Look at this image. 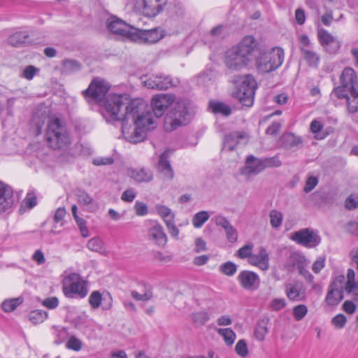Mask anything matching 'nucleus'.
Wrapping results in <instances>:
<instances>
[{
    "mask_svg": "<svg viewBox=\"0 0 358 358\" xmlns=\"http://www.w3.org/2000/svg\"><path fill=\"white\" fill-rule=\"evenodd\" d=\"M102 295L99 291H93L89 297V303L94 309H97L101 304Z\"/></svg>",
    "mask_w": 358,
    "mask_h": 358,
    "instance_id": "nucleus-44",
    "label": "nucleus"
},
{
    "mask_svg": "<svg viewBox=\"0 0 358 358\" xmlns=\"http://www.w3.org/2000/svg\"><path fill=\"white\" fill-rule=\"evenodd\" d=\"M345 206L348 210H352L358 206V196L351 195L347 198Z\"/></svg>",
    "mask_w": 358,
    "mask_h": 358,
    "instance_id": "nucleus-61",
    "label": "nucleus"
},
{
    "mask_svg": "<svg viewBox=\"0 0 358 358\" xmlns=\"http://www.w3.org/2000/svg\"><path fill=\"white\" fill-rule=\"evenodd\" d=\"M158 214L162 217L165 224L167 221H172L174 220V214L171 210L166 206L158 204L155 206Z\"/></svg>",
    "mask_w": 358,
    "mask_h": 358,
    "instance_id": "nucleus-36",
    "label": "nucleus"
},
{
    "mask_svg": "<svg viewBox=\"0 0 358 358\" xmlns=\"http://www.w3.org/2000/svg\"><path fill=\"white\" fill-rule=\"evenodd\" d=\"M172 154L169 150H166L159 158L157 169L164 180H171L174 178V171L171 165L169 157Z\"/></svg>",
    "mask_w": 358,
    "mask_h": 358,
    "instance_id": "nucleus-19",
    "label": "nucleus"
},
{
    "mask_svg": "<svg viewBox=\"0 0 358 358\" xmlns=\"http://www.w3.org/2000/svg\"><path fill=\"white\" fill-rule=\"evenodd\" d=\"M268 333V329L265 325L259 324L255 331V338L260 341L264 340Z\"/></svg>",
    "mask_w": 358,
    "mask_h": 358,
    "instance_id": "nucleus-59",
    "label": "nucleus"
},
{
    "mask_svg": "<svg viewBox=\"0 0 358 358\" xmlns=\"http://www.w3.org/2000/svg\"><path fill=\"white\" fill-rule=\"evenodd\" d=\"M209 215L207 211H201L194 215L192 224L194 227L200 228L208 220Z\"/></svg>",
    "mask_w": 358,
    "mask_h": 358,
    "instance_id": "nucleus-38",
    "label": "nucleus"
},
{
    "mask_svg": "<svg viewBox=\"0 0 358 358\" xmlns=\"http://www.w3.org/2000/svg\"><path fill=\"white\" fill-rule=\"evenodd\" d=\"M258 45L256 38L248 35L225 52L224 63L231 70H240L248 65L254 59Z\"/></svg>",
    "mask_w": 358,
    "mask_h": 358,
    "instance_id": "nucleus-2",
    "label": "nucleus"
},
{
    "mask_svg": "<svg viewBox=\"0 0 358 358\" xmlns=\"http://www.w3.org/2000/svg\"><path fill=\"white\" fill-rule=\"evenodd\" d=\"M76 196L77 202L85 207L87 211L94 213L99 209V203L85 190H76Z\"/></svg>",
    "mask_w": 358,
    "mask_h": 358,
    "instance_id": "nucleus-22",
    "label": "nucleus"
},
{
    "mask_svg": "<svg viewBox=\"0 0 358 358\" xmlns=\"http://www.w3.org/2000/svg\"><path fill=\"white\" fill-rule=\"evenodd\" d=\"M80 69V64L76 60L66 59L63 62V71L66 73H73Z\"/></svg>",
    "mask_w": 358,
    "mask_h": 358,
    "instance_id": "nucleus-40",
    "label": "nucleus"
},
{
    "mask_svg": "<svg viewBox=\"0 0 358 358\" xmlns=\"http://www.w3.org/2000/svg\"><path fill=\"white\" fill-rule=\"evenodd\" d=\"M235 89L232 96L243 106L250 107L254 102V96L257 84L251 75L238 76L233 80Z\"/></svg>",
    "mask_w": 358,
    "mask_h": 358,
    "instance_id": "nucleus-4",
    "label": "nucleus"
},
{
    "mask_svg": "<svg viewBox=\"0 0 358 358\" xmlns=\"http://www.w3.org/2000/svg\"><path fill=\"white\" fill-rule=\"evenodd\" d=\"M286 305L287 303L284 299L276 298L271 301L269 307L271 310L278 311L285 308Z\"/></svg>",
    "mask_w": 358,
    "mask_h": 358,
    "instance_id": "nucleus-52",
    "label": "nucleus"
},
{
    "mask_svg": "<svg viewBox=\"0 0 358 358\" xmlns=\"http://www.w3.org/2000/svg\"><path fill=\"white\" fill-rule=\"evenodd\" d=\"M48 317V313L41 310L31 311L29 314V320L34 324L44 322Z\"/></svg>",
    "mask_w": 358,
    "mask_h": 358,
    "instance_id": "nucleus-37",
    "label": "nucleus"
},
{
    "mask_svg": "<svg viewBox=\"0 0 358 358\" xmlns=\"http://www.w3.org/2000/svg\"><path fill=\"white\" fill-rule=\"evenodd\" d=\"M235 351L239 356L242 357H245L248 355V345L245 340L241 339L238 341L235 347Z\"/></svg>",
    "mask_w": 358,
    "mask_h": 358,
    "instance_id": "nucleus-48",
    "label": "nucleus"
},
{
    "mask_svg": "<svg viewBox=\"0 0 358 358\" xmlns=\"http://www.w3.org/2000/svg\"><path fill=\"white\" fill-rule=\"evenodd\" d=\"M38 71V69L34 67V66L29 65L24 69L22 76L27 80H30L33 79L36 73Z\"/></svg>",
    "mask_w": 358,
    "mask_h": 358,
    "instance_id": "nucleus-55",
    "label": "nucleus"
},
{
    "mask_svg": "<svg viewBox=\"0 0 358 358\" xmlns=\"http://www.w3.org/2000/svg\"><path fill=\"white\" fill-rule=\"evenodd\" d=\"M270 224L274 229H278L282 224V213L275 209H273L269 212Z\"/></svg>",
    "mask_w": 358,
    "mask_h": 358,
    "instance_id": "nucleus-34",
    "label": "nucleus"
},
{
    "mask_svg": "<svg viewBox=\"0 0 358 358\" xmlns=\"http://www.w3.org/2000/svg\"><path fill=\"white\" fill-rule=\"evenodd\" d=\"M227 239L231 243H235L238 238V234L236 229L231 225L227 229H224Z\"/></svg>",
    "mask_w": 358,
    "mask_h": 358,
    "instance_id": "nucleus-60",
    "label": "nucleus"
},
{
    "mask_svg": "<svg viewBox=\"0 0 358 358\" xmlns=\"http://www.w3.org/2000/svg\"><path fill=\"white\" fill-rule=\"evenodd\" d=\"M318 179L315 176H310L306 182L303 191L306 193L311 192L317 185Z\"/></svg>",
    "mask_w": 358,
    "mask_h": 358,
    "instance_id": "nucleus-57",
    "label": "nucleus"
},
{
    "mask_svg": "<svg viewBox=\"0 0 358 358\" xmlns=\"http://www.w3.org/2000/svg\"><path fill=\"white\" fill-rule=\"evenodd\" d=\"M148 239L159 247L166 246L168 238L163 227L157 221H150L148 229Z\"/></svg>",
    "mask_w": 358,
    "mask_h": 358,
    "instance_id": "nucleus-13",
    "label": "nucleus"
},
{
    "mask_svg": "<svg viewBox=\"0 0 358 358\" xmlns=\"http://www.w3.org/2000/svg\"><path fill=\"white\" fill-rule=\"evenodd\" d=\"M145 108L142 99L130 100L127 94H109L106 101V115L110 120L122 122V134L133 143L143 141L155 127L152 113Z\"/></svg>",
    "mask_w": 358,
    "mask_h": 358,
    "instance_id": "nucleus-1",
    "label": "nucleus"
},
{
    "mask_svg": "<svg viewBox=\"0 0 358 358\" xmlns=\"http://www.w3.org/2000/svg\"><path fill=\"white\" fill-rule=\"evenodd\" d=\"M135 213L138 216H144L148 213V206L141 201H136L134 205Z\"/></svg>",
    "mask_w": 358,
    "mask_h": 358,
    "instance_id": "nucleus-54",
    "label": "nucleus"
},
{
    "mask_svg": "<svg viewBox=\"0 0 358 358\" xmlns=\"http://www.w3.org/2000/svg\"><path fill=\"white\" fill-rule=\"evenodd\" d=\"M345 278L343 275H339L335 278L333 282L329 285L330 287L336 288L338 290L343 291L344 290V283H345Z\"/></svg>",
    "mask_w": 358,
    "mask_h": 358,
    "instance_id": "nucleus-56",
    "label": "nucleus"
},
{
    "mask_svg": "<svg viewBox=\"0 0 358 358\" xmlns=\"http://www.w3.org/2000/svg\"><path fill=\"white\" fill-rule=\"evenodd\" d=\"M45 136L50 147L53 149H64L71 143L66 125L58 118L49 122Z\"/></svg>",
    "mask_w": 358,
    "mask_h": 358,
    "instance_id": "nucleus-5",
    "label": "nucleus"
},
{
    "mask_svg": "<svg viewBox=\"0 0 358 358\" xmlns=\"http://www.w3.org/2000/svg\"><path fill=\"white\" fill-rule=\"evenodd\" d=\"M109 90L108 85L103 80H94L88 88L83 92L86 98L95 101H101Z\"/></svg>",
    "mask_w": 358,
    "mask_h": 358,
    "instance_id": "nucleus-12",
    "label": "nucleus"
},
{
    "mask_svg": "<svg viewBox=\"0 0 358 358\" xmlns=\"http://www.w3.org/2000/svg\"><path fill=\"white\" fill-rule=\"evenodd\" d=\"M308 308L305 305H297L293 308V315L296 321L301 320L307 314Z\"/></svg>",
    "mask_w": 358,
    "mask_h": 358,
    "instance_id": "nucleus-45",
    "label": "nucleus"
},
{
    "mask_svg": "<svg viewBox=\"0 0 358 358\" xmlns=\"http://www.w3.org/2000/svg\"><path fill=\"white\" fill-rule=\"evenodd\" d=\"M264 169L262 159H259L250 155L247 157L245 166L242 169L241 173L250 177L259 173Z\"/></svg>",
    "mask_w": 358,
    "mask_h": 358,
    "instance_id": "nucleus-21",
    "label": "nucleus"
},
{
    "mask_svg": "<svg viewBox=\"0 0 358 358\" xmlns=\"http://www.w3.org/2000/svg\"><path fill=\"white\" fill-rule=\"evenodd\" d=\"M22 300L20 298L5 300L2 303V308L6 312L14 310L20 303Z\"/></svg>",
    "mask_w": 358,
    "mask_h": 358,
    "instance_id": "nucleus-43",
    "label": "nucleus"
},
{
    "mask_svg": "<svg viewBox=\"0 0 358 358\" xmlns=\"http://www.w3.org/2000/svg\"><path fill=\"white\" fill-rule=\"evenodd\" d=\"M194 113L192 103L187 99H179L174 106L166 115L164 128L166 131H171L178 127L185 124Z\"/></svg>",
    "mask_w": 358,
    "mask_h": 358,
    "instance_id": "nucleus-3",
    "label": "nucleus"
},
{
    "mask_svg": "<svg viewBox=\"0 0 358 358\" xmlns=\"http://www.w3.org/2000/svg\"><path fill=\"white\" fill-rule=\"evenodd\" d=\"M192 321L197 325H204L210 319L208 313L206 311L194 313L192 315Z\"/></svg>",
    "mask_w": 358,
    "mask_h": 358,
    "instance_id": "nucleus-39",
    "label": "nucleus"
},
{
    "mask_svg": "<svg viewBox=\"0 0 358 358\" xmlns=\"http://www.w3.org/2000/svg\"><path fill=\"white\" fill-rule=\"evenodd\" d=\"M248 139V135L243 131L231 132L224 137L222 152L232 151L238 145L245 144Z\"/></svg>",
    "mask_w": 358,
    "mask_h": 358,
    "instance_id": "nucleus-18",
    "label": "nucleus"
},
{
    "mask_svg": "<svg viewBox=\"0 0 358 358\" xmlns=\"http://www.w3.org/2000/svg\"><path fill=\"white\" fill-rule=\"evenodd\" d=\"M14 204L11 187L0 181V213L10 210Z\"/></svg>",
    "mask_w": 358,
    "mask_h": 358,
    "instance_id": "nucleus-20",
    "label": "nucleus"
},
{
    "mask_svg": "<svg viewBox=\"0 0 358 358\" xmlns=\"http://www.w3.org/2000/svg\"><path fill=\"white\" fill-rule=\"evenodd\" d=\"M220 271L226 275L232 276L237 271V265L231 262H227L220 266Z\"/></svg>",
    "mask_w": 358,
    "mask_h": 358,
    "instance_id": "nucleus-42",
    "label": "nucleus"
},
{
    "mask_svg": "<svg viewBox=\"0 0 358 358\" xmlns=\"http://www.w3.org/2000/svg\"><path fill=\"white\" fill-rule=\"evenodd\" d=\"M144 85L148 88L159 90H167L175 85L171 77L162 73L152 75L144 81Z\"/></svg>",
    "mask_w": 358,
    "mask_h": 358,
    "instance_id": "nucleus-17",
    "label": "nucleus"
},
{
    "mask_svg": "<svg viewBox=\"0 0 358 358\" xmlns=\"http://www.w3.org/2000/svg\"><path fill=\"white\" fill-rule=\"evenodd\" d=\"M237 280L241 286L248 291L257 290L260 285L259 275L250 271L244 270L239 273Z\"/></svg>",
    "mask_w": 358,
    "mask_h": 358,
    "instance_id": "nucleus-15",
    "label": "nucleus"
},
{
    "mask_svg": "<svg viewBox=\"0 0 358 358\" xmlns=\"http://www.w3.org/2000/svg\"><path fill=\"white\" fill-rule=\"evenodd\" d=\"M131 296L137 301H147L152 298V292L151 290H147L144 294H141L136 291L134 290L131 293Z\"/></svg>",
    "mask_w": 358,
    "mask_h": 358,
    "instance_id": "nucleus-50",
    "label": "nucleus"
},
{
    "mask_svg": "<svg viewBox=\"0 0 358 358\" xmlns=\"http://www.w3.org/2000/svg\"><path fill=\"white\" fill-rule=\"evenodd\" d=\"M284 56L283 50L278 47L268 52H261L256 59L257 68L262 73L275 71L282 65Z\"/></svg>",
    "mask_w": 358,
    "mask_h": 358,
    "instance_id": "nucleus-6",
    "label": "nucleus"
},
{
    "mask_svg": "<svg viewBox=\"0 0 358 358\" xmlns=\"http://www.w3.org/2000/svg\"><path fill=\"white\" fill-rule=\"evenodd\" d=\"M252 249L253 245L252 244H247L241 248L238 251V257L241 259L248 258L250 259V257L252 256Z\"/></svg>",
    "mask_w": 358,
    "mask_h": 358,
    "instance_id": "nucleus-46",
    "label": "nucleus"
},
{
    "mask_svg": "<svg viewBox=\"0 0 358 358\" xmlns=\"http://www.w3.org/2000/svg\"><path fill=\"white\" fill-rule=\"evenodd\" d=\"M317 36L321 45L330 54H336L341 48V42L337 37L331 35L324 29H320Z\"/></svg>",
    "mask_w": 358,
    "mask_h": 358,
    "instance_id": "nucleus-14",
    "label": "nucleus"
},
{
    "mask_svg": "<svg viewBox=\"0 0 358 358\" xmlns=\"http://www.w3.org/2000/svg\"><path fill=\"white\" fill-rule=\"evenodd\" d=\"M87 247L89 250L97 252H103L104 249L103 247V242L99 238H91L87 244Z\"/></svg>",
    "mask_w": 358,
    "mask_h": 358,
    "instance_id": "nucleus-41",
    "label": "nucleus"
},
{
    "mask_svg": "<svg viewBox=\"0 0 358 358\" xmlns=\"http://www.w3.org/2000/svg\"><path fill=\"white\" fill-rule=\"evenodd\" d=\"M341 85L345 87H349L350 90L354 88H358L357 77L355 70L350 67H346L342 71L340 76Z\"/></svg>",
    "mask_w": 358,
    "mask_h": 358,
    "instance_id": "nucleus-25",
    "label": "nucleus"
},
{
    "mask_svg": "<svg viewBox=\"0 0 358 358\" xmlns=\"http://www.w3.org/2000/svg\"><path fill=\"white\" fill-rule=\"evenodd\" d=\"M167 3L168 0H133L135 10L149 17L162 12Z\"/></svg>",
    "mask_w": 358,
    "mask_h": 358,
    "instance_id": "nucleus-9",
    "label": "nucleus"
},
{
    "mask_svg": "<svg viewBox=\"0 0 358 358\" xmlns=\"http://www.w3.org/2000/svg\"><path fill=\"white\" fill-rule=\"evenodd\" d=\"M264 169L271 167H279L281 166L282 162L279 158L276 156L273 157H268L262 159Z\"/></svg>",
    "mask_w": 358,
    "mask_h": 358,
    "instance_id": "nucleus-49",
    "label": "nucleus"
},
{
    "mask_svg": "<svg viewBox=\"0 0 358 358\" xmlns=\"http://www.w3.org/2000/svg\"><path fill=\"white\" fill-rule=\"evenodd\" d=\"M194 252H196V253H199V252H203V251H206V241L199 237V238H196L194 241Z\"/></svg>",
    "mask_w": 358,
    "mask_h": 358,
    "instance_id": "nucleus-62",
    "label": "nucleus"
},
{
    "mask_svg": "<svg viewBox=\"0 0 358 358\" xmlns=\"http://www.w3.org/2000/svg\"><path fill=\"white\" fill-rule=\"evenodd\" d=\"M303 59L306 62L308 65L313 68H317L320 62V55L313 50L303 49L301 52Z\"/></svg>",
    "mask_w": 358,
    "mask_h": 358,
    "instance_id": "nucleus-30",
    "label": "nucleus"
},
{
    "mask_svg": "<svg viewBox=\"0 0 358 358\" xmlns=\"http://www.w3.org/2000/svg\"><path fill=\"white\" fill-rule=\"evenodd\" d=\"M282 141L286 148L299 147L303 143L302 138L300 136H295L291 133L285 134L282 138Z\"/></svg>",
    "mask_w": 358,
    "mask_h": 358,
    "instance_id": "nucleus-33",
    "label": "nucleus"
},
{
    "mask_svg": "<svg viewBox=\"0 0 358 358\" xmlns=\"http://www.w3.org/2000/svg\"><path fill=\"white\" fill-rule=\"evenodd\" d=\"M106 27L111 34L119 38H127L131 41L134 27L130 26L122 20L116 16H112L107 20Z\"/></svg>",
    "mask_w": 358,
    "mask_h": 358,
    "instance_id": "nucleus-10",
    "label": "nucleus"
},
{
    "mask_svg": "<svg viewBox=\"0 0 358 358\" xmlns=\"http://www.w3.org/2000/svg\"><path fill=\"white\" fill-rule=\"evenodd\" d=\"M343 299V292L336 288L329 287V290L325 300L327 303L331 306H337Z\"/></svg>",
    "mask_w": 358,
    "mask_h": 358,
    "instance_id": "nucleus-29",
    "label": "nucleus"
},
{
    "mask_svg": "<svg viewBox=\"0 0 358 358\" xmlns=\"http://www.w3.org/2000/svg\"><path fill=\"white\" fill-rule=\"evenodd\" d=\"M217 333L220 335L227 345H231L236 338L235 332L229 328L219 329Z\"/></svg>",
    "mask_w": 358,
    "mask_h": 358,
    "instance_id": "nucleus-35",
    "label": "nucleus"
},
{
    "mask_svg": "<svg viewBox=\"0 0 358 358\" xmlns=\"http://www.w3.org/2000/svg\"><path fill=\"white\" fill-rule=\"evenodd\" d=\"M129 175L137 182H148L153 179L152 171L145 168L131 169L129 171Z\"/></svg>",
    "mask_w": 358,
    "mask_h": 358,
    "instance_id": "nucleus-28",
    "label": "nucleus"
},
{
    "mask_svg": "<svg viewBox=\"0 0 358 358\" xmlns=\"http://www.w3.org/2000/svg\"><path fill=\"white\" fill-rule=\"evenodd\" d=\"M166 226L171 236L175 240H178L180 231L176 226L174 220L172 221H167Z\"/></svg>",
    "mask_w": 358,
    "mask_h": 358,
    "instance_id": "nucleus-51",
    "label": "nucleus"
},
{
    "mask_svg": "<svg viewBox=\"0 0 358 358\" xmlns=\"http://www.w3.org/2000/svg\"><path fill=\"white\" fill-rule=\"evenodd\" d=\"M347 322L346 317L343 314H338L334 317L331 320V323L336 327L341 329L343 328Z\"/></svg>",
    "mask_w": 358,
    "mask_h": 358,
    "instance_id": "nucleus-58",
    "label": "nucleus"
},
{
    "mask_svg": "<svg viewBox=\"0 0 358 358\" xmlns=\"http://www.w3.org/2000/svg\"><path fill=\"white\" fill-rule=\"evenodd\" d=\"M285 291L287 297L291 301H299L306 297L305 289L300 282L287 284Z\"/></svg>",
    "mask_w": 358,
    "mask_h": 358,
    "instance_id": "nucleus-23",
    "label": "nucleus"
},
{
    "mask_svg": "<svg viewBox=\"0 0 358 358\" xmlns=\"http://www.w3.org/2000/svg\"><path fill=\"white\" fill-rule=\"evenodd\" d=\"M215 222L217 226L222 227L224 229H227L231 225L229 221L222 215H217L215 217Z\"/></svg>",
    "mask_w": 358,
    "mask_h": 358,
    "instance_id": "nucleus-64",
    "label": "nucleus"
},
{
    "mask_svg": "<svg viewBox=\"0 0 358 358\" xmlns=\"http://www.w3.org/2000/svg\"><path fill=\"white\" fill-rule=\"evenodd\" d=\"M63 292L69 298H73L76 295L80 298H85L88 293L87 282L80 275L70 273L63 280Z\"/></svg>",
    "mask_w": 358,
    "mask_h": 358,
    "instance_id": "nucleus-7",
    "label": "nucleus"
},
{
    "mask_svg": "<svg viewBox=\"0 0 358 358\" xmlns=\"http://www.w3.org/2000/svg\"><path fill=\"white\" fill-rule=\"evenodd\" d=\"M66 346L68 349L74 350V351H79L82 348V342L80 340L77 338L76 336H72L69 338V341H67Z\"/></svg>",
    "mask_w": 358,
    "mask_h": 358,
    "instance_id": "nucleus-47",
    "label": "nucleus"
},
{
    "mask_svg": "<svg viewBox=\"0 0 358 358\" xmlns=\"http://www.w3.org/2000/svg\"><path fill=\"white\" fill-rule=\"evenodd\" d=\"M248 263L259 267L262 271H266L269 268V257L264 248H260L257 254H252Z\"/></svg>",
    "mask_w": 358,
    "mask_h": 358,
    "instance_id": "nucleus-24",
    "label": "nucleus"
},
{
    "mask_svg": "<svg viewBox=\"0 0 358 358\" xmlns=\"http://www.w3.org/2000/svg\"><path fill=\"white\" fill-rule=\"evenodd\" d=\"M136 196V193L134 189H128L122 193L121 199L124 201L131 202L134 201Z\"/></svg>",
    "mask_w": 358,
    "mask_h": 358,
    "instance_id": "nucleus-63",
    "label": "nucleus"
},
{
    "mask_svg": "<svg viewBox=\"0 0 358 358\" xmlns=\"http://www.w3.org/2000/svg\"><path fill=\"white\" fill-rule=\"evenodd\" d=\"M307 266L308 262L306 257L297 252L292 253L288 257L285 264V266L289 271H291L295 268L298 271H300L303 268V267H306Z\"/></svg>",
    "mask_w": 358,
    "mask_h": 358,
    "instance_id": "nucleus-27",
    "label": "nucleus"
},
{
    "mask_svg": "<svg viewBox=\"0 0 358 358\" xmlns=\"http://www.w3.org/2000/svg\"><path fill=\"white\" fill-rule=\"evenodd\" d=\"M290 239L307 248H313L321 243V238L315 230L304 228L290 234Z\"/></svg>",
    "mask_w": 358,
    "mask_h": 358,
    "instance_id": "nucleus-8",
    "label": "nucleus"
},
{
    "mask_svg": "<svg viewBox=\"0 0 358 358\" xmlns=\"http://www.w3.org/2000/svg\"><path fill=\"white\" fill-rule=\"evenodd\" d=\"M337 98L338 99H347L348 94H350L349 87H345L343 85L341 87H336L333 92Z\"/></svg>",
    "mask_w": 358,
    "mask_h": 358,
    "instance_id": "nucleus-53",
    "label": "nucleus"
},
{
    "mask_svg": "<svg viewBox=\"0 0 358 358\" xmlns=\"http://www.w3.org/2000/svg\"><path fill=\"white\" fill-rule=\"evenodd\" d=\"M175 100V96L171 94H159L154 96L151 101V106L155 115L161 117Z\"/></svg>",
    "mask_w": 358,
    "mask_h": 358,
    "instance_id": "nucleus-11",
    "label": "nucleus"
},
{
    "mask_svg": "<svg viewBox=\"0 0 358 358\" xmlns=\"http://www.w3.org/2000/svg\"><path fill=\"white\" fill-rule=\"evenodd\" d=\"M9 45L20 48L29 45V34L27 31H17L9 36L7 39Z\"/></svg>",
    "mask_w": 358,
    "mask_h": 358,
    "instance_id": "nucleus-26",
    "label": "nucleus"
},
{
    "mask_svg": "<svg viewBox=\"0 0 358 358\" xmlns=\"http://www.w3.org/2000/svg\"><path fill=\"white\" fill-rule=\"evenodd\" d=\"M209 108L213 113H220L224 116H229L231 113V108L224 103L210 101Z\"/></svg>",
    "mask_w": 358,
    "mask_h": 358,
    "instance_id": "nucleus-32",
    "label": "nucleus"
},
{
    "mask_svg": "<svg viewBox=\"0 0 358 358\" xmlns=\"http://www.w3.org/2000/svg\"><path fill=\"white\" fill-rule=\"evenodd\" d=\"M162 38L158 29L142 30L134 28L131 41L137 43H154Z\"/></svg>",
    "mask_w": 358,
    "mask_h": 358,
    "instance_id": "nucleus-16",
    "label": "nucleus"
},
{
    "mask_svg": "<svg viewBox=\"0 0 358 358\" xmlns=\"http://www.w3.org/2000/svg\"><path fill=\"white\" fill-rule=\"evenodd\" d=\"M347 108L349 113H355L358 112V88L350 90L347 99Z\"/></svg>",
    "mask_w": 358,
    "mask_h": 358,
    "instance_id": "nucleus-31",
    "label": "nucleus"
}]
</instances>
